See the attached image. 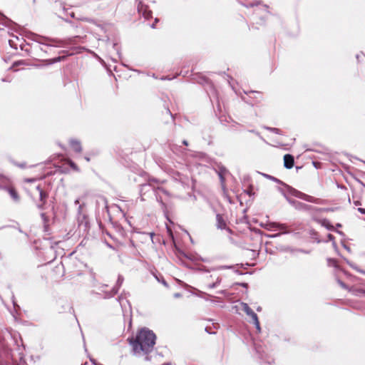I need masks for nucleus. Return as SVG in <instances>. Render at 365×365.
Segmentation results:
<instances>
[{"instance_id": "32", "label": "nucleus", "mask_w": 365, "mask_h": 365, "mask_svg": "<svg viewBox=\"0 0 365 365\" xmlns=\"http://www.w3.org/2000/svg\"><path fill=\"white\" fill-rule=\"evenodd\" d=\"M85 159H86V161H88H88H90V158H88V157H85Z\"/></svg>"}, {"instance_id": "20", "label": "nucleus", "mask_w": 365, "mask_h": 365, "mask_svg": "<svg viewBox=\"0 0 365 365\" xmlns=\"http://www.w3.org/2000/svg\"><path fill=\"white\" fill-rule=\"evenodd\" d=\"M358 211L359 212H361V214H365V209H364V208L359 207V208H358Z\"/></svg>"}, {"instance_id": "21", "label": "nucleus", "mask_w": 365, "mask_h": 365, "mask_svg": "<svg viewBox=\"0 0 365 365\" xmlns=\"http://www.w3.org/2000/svg\"><path fill=\"white\" fill-rule=\"evenodd\" d=\"M358 292H359V294L365 296V290L360 289V290H358Z\"/></svg>"}, {"instance_id": "26", "label": "nucleus", "mask_w": 365, "mask_h": 365, "mask_svg": "<svg viewBox=\"0 0 365 365\" xmlns=\"http://www.w3.org/2000/svg\"><path fill=\"white\" fill-rule=\"evenodd\" d=\"M299 205H300V206L302 207H307V205L305 204H302L301 202H298Z\"/></svg>"}, {"instance_id": "16", "label": "nucleus", "mask_w": 365, "mask_h": 365, "mask_svg": "<svg viewBox=\"0 0 365 365\" xmlns=\"http://www.w3.org/2000/svg\"><path fill=\"white\" fill-rule=\"evenodd\" d=\"M267 129L277 134H279L280 131L279 129L276 128H267Z\"/></svg>"}, {"instance_id": "35", "label": "nucleus", "mask_w": 365, "mask_h": 365, "mask_svg": "<svg viewBox=\"0 0 365 365\" xmlns=\"http://www.w3.org/2000/svg\"><path fill=\"white\" fill-rule=\"evenodd\" d=\"M336 226H337L338 227H341V224H339V223H338V224L336 225Z\"/></svg>"}, {"instance_id": "7", "label": "nucleus", "mask_w": 365, "mask_h": 365, "mask_svg": "<svg viewBox=\"0 0 365 365\" xmlns=\"http://www.w3.org/2000/svg\"><path fill=\"white\" fill-rule=\"evenodd\" d=\"M212 278L215 279V282L213 283L207 284V287L209 289H213L215 288L218 284H220L221 282V278L219 276L214 277L212 274L208 275L206 277L207 281H208L210 279H212Z\"/></svg>"}, {"instance_id": "31", "label": "nucleus", "mask_w": 365, "mask_h": 365, "mask_svg": "<svg viewBox=\"0 0 365 365\" xmlns=\"http://www.w3.org/2000/svg\"><path fill=\"white\" fill-rule=\"evenodd\" d=\"M182 143H183V144H184V145H187V140H183V142H182Z\"/></svg>"}, {"instance_id": "17", "label": "nucleus", "mask_w": 365, "mask_h": 365, "mask_svg": "<svg viewBox=\"0 0 365 365\" xmlns=\"http://www.w3.org/2000/svg\"><path fill=\"white\" fill-rule=\"evenodd\" d=\"M41 218L43 219L44 222H46L48 221V218H47V217H46L45 213H41Z\"/></svg>"}, {"instance_id": "33", "label": "nucleus", "mask_w": 365, "mask_h": 365, "mask_svg": "<svg viewBox=\"0 0 365 365\" xmlns=\"http://www.w3.org/2000/svg\"><path fill=\"white\" fill-rule=\"evenodd\" d=\"M257 310L258 312H259V311H261V310H262V308H261L260 307H257Z\"/></svg>"}, {"instance_id": "15", "label": "nucleus", "mask_w": 365, "mask_h": 365, "mask_svg": "<svg viewBox=\"0 0 365 365\" xmlns=\"http://www.w3.org/2000/svg\"><path fill=\"white\" fill-rule=\"evenodd\" d=\"M247 315L250 316L252 318L253 322H254V320H256V319H258L257 315L253 311H252Z\"/></svg>"}, {"instance_id": "14", "label": "nucleus", "mask_w": 365, "mask_h": 365, "mask_svg": "<svg viewBox=\"0 0 365 365\" xmlns=\"http://www.w3.org/2000/svg\"><path fill=\"white\" fill-rule=\"evenodd\" d=\"M253 323L255 325V327L258 330V331H260L261 328H260L259 319H256V320H254Z\"/></svg>"}, {"instance_id": "6", "label": "nucleus", "mask_w": 365, "mask_h": 365, "mask_svg": "<svg viewBox=\"0 0 365 365\" xmlns=\"http://www.w3.org/2000/svg\"><path fill=\"white\" fill-rule=\"evenodd\" d=\"M138 11L144 16L145 19H148L152 17V11L148 9V7L143 5L138 6Z\"/></svg>"}, {"instance_id": "29", "label": "nucleus", "mask_w": 365, "mask_h": 365, "mask_svg": "<svg viewBox=\"0 0 365 365\" xmlns=\"http://www.w3.org/2000/svg\"><path fill=\"white\" fill-rule=\"evenodd\" d=\"M70 16H71L72 18H74V17H75V16H74V13H73V12H71V13L70 14Z\"/></svg>"}, {"instance_id": "37", "label": "nucleus", "mask_w": 365, "mask_h": 365, "mask_svg": "<svg viewBox=\"0 0 365 365\" xmlns=\"http://www.w3.org/2000/svg\"><path fill=\"white\" fill-rule=\"evenodd\" d=\"M289 202H290V203H294V201L289 200Z\"/></svg>"}, {"instance_id": "5", "label": "nucleus", "mask_w": 365, "mask_h": 365, "mask_svg": "<svg viewBox=\"0 0 365 365\" xmlns=\"http://www.w3.org/2000/svg\"><path fill=\"white\" fill-rule=\"evenodd\" d=\"M36 189L39 191L40 201L41 202L38 205V208L42 210L47 198V194L41 189L40 186H37Z\"/></svg>"}, {"instance_id": "18", "label": "nucleus", "mask_w": 365, "mask_h": 365, "mask_svg": "<svg viewBox=\"0 0 365 365\" xmlns=\"http://www.w3.org/2000/svg\"><path fill=\"white\" fill-rule=\"evenodd\" d=\"M338 283L339 284V285L342 288H344V289H346L347 288L346 285L343 282H341V280H338Z\"/></svg>"}, {"instance_id": "19", "label": "nucleus", "mask_w": 365, "mask_h": 365, "mask_svg": "<svg viewBox=\"0 0 365 365\" xmlns=\"http://www.w3.org/2000/svg\"><path fill=\"white\" fill-rule=\"evenodd\" d=\"M328 239H329L330 241H334V237L332 235L329 234V235H328Z\"/></svg>"}, {"instance_id": "9", "label": "nucleus", "mask_w": 365, "mask_h": 365, "mask_svg": "<svg viewBox=\"0 0 365 365\" xmlns=\"http://www.w3.org/2000/svg\"><path fill=\"white\" fill-rule=\"evenodd\" d=\"M70 145L72 148V149L76 152V153H81V150H82V148H81V143L78 140H71L70 141Z\"/></svg>"}, {"instance_id": "36", "label": "nucleus", "mask_w": 365, "mask_h": 365, "mask_svg": "<svg viewBox=\"0 0 365 365\" xmlns=\"http://www.w3.org/2000/svg\"><path fill=\"white\" fill-rule=\"evenodd\" d=\"M161 190H162L164 193L168 194V192H167L165 190H163V189H162Z\"/></svg>"}, {"instance_id": "12", "label": "nucleus", "mask_w": 365, "mask_h": 365, "mask_svg": "<svg viewBox=\"0 0 365 365\" xmlns=\"http://www.w3.org/2000/svg\"><path fill=\"white\" fill-rule=\"evenodd\" d=\"M304 200H306L307 202H314V203H319L318 202V199L312 197V196H310V195H305V197H304Z\"/></svg>"}, {"instance_id": "3", "label": "nucleus", "mask_w": 365, "mask_h": 365, "mask_svg": "<svg viewBox=\"0 0 365 365\" xmlns=\"http://www.w3.org/2000/svg\"><path fill=\"white\" fill-rule=\"evenodd\" d=\"M263 227L269 231H274V230H280L282 234L288 233L289 232L287 230V225L285 224H281L278 222H267Z\"/></svg>"}, {"instance_id": "22", "label": "nucleus", "mask_w": 365, "mask_h": 365, "mask_svg": "<svg viewBox=\"0 0 365 365\" xmlns=\"http://www.w3.org/2000/svg\"><path fill=\"white\" fill-rule=\"evenodd\" d=\"M326 226H327V229L329 230H334V227L332 225H327Z\"/></svg>"}, {"instance_id": "10", "label": "nucleus", "mask_w": 365, "mask_h": 365, "mask_svg": "<svg viewBox=\"0 0 365 365\" xmlns=\"http://www.w3.org/2000/svg\"><path fill=\"white\" fill-rule=\"evenodd\" d=\"M217 227L219 229L223 230L226 228V222L223 220L222 217L220 215H217Z\"/></svg>"}, {"instance_id": "13", "label": "nucleus", "mask_w": 365, "mask_h": 365, "mask_svg": "<svg viewBox=\"0 0 365 365\" xmlns=\"http://www.w3.org/2000/svg\"><path fill=\"white\" fill-rule=\"evenodd\" d=\"M294 195L297 197H299V198H301L302 200H304V197H305V195L306 194L303 193V192H301L299 191H297L295 190L294 192Z\"/></svg>"}, {"instance_id": "34", "label": "nucleus", "mask_w": 365, "mask_h": 365, "mask_svg": "<svg viewBox=\"0 0 365 365\" xmlns=\"http://www.w3.org/2000/svg\"><path fill=\"white\" fill-rule=\"evenodd\" d=\"M180 294L178 293V294H175V297H180Z\"/></svg>"}, {"instance_id": "2", "label": "nucleus", "mask_w": 365, "mask_h": 365, "mask_svg": "<svg viewBox=\"0 0 365 365\" xmlns=\"http://www.w3.org/2000/svg\"><path fill=\"white\" fill-rule=\"evenodd\" d=\"M0 190L6 192L14 202L20 201V196L10 180L1 175H0Z\"/></svg>"}, {"instance_id": "1", "label": "nucleus", "mask_w": 365, "mask_h": 365, "mask_svg": "<svg viewBox=\"0 0 365 365\" xmlns=\"http://www.w3.org/2000/svg\"><path fill=\"white\" fill-rule=\"evenodd\" d=\"M155 334L148 329H142L138 334L135 340L131 342L135 353L141 351L150 352L155 344Z\"/></svg>"}, {"instance_id": "27", "label": "nucleus", "mask_w": 365, "mask_h": 365, "mask_svg": "<svg viewBox=\"0 0 365 365\" xmlns=\"http://www.w3.org/2000/svg\"><path fill=\"white\" fill-rule=\"evenodd\" d=\"M354 203L355 205H360V202L359 201H355Z\"/></svg>"}, {"instance_id": "38", "label": "nucleus", "mask_w": 365, "mask_h": 365, "mask_svg": "<svg viewBox=\"0 0 365 365\" xmlns=\"http://www.w3.org/2000/svg\"><path fill=\"white\" fill-rule=\"evenodd\" d=\"M163 365H170V364H164Z\"/></svg>"}, {"instance_id": "4", "label": "nucleus", "mask_w": 365, "mask_h": 365, "mask_svg": "<svg viewBox=\"0 0 365 365\" xmlns=\"http://www.w3.org/2000/svg\"><path fill=\"white\" fill-rule=\"evenodd\" d=\"M284 165L286 168L290 169L294 165V158L289 154H286L284 156Z\"/></svg>"}, {"instance_id": "11", "label": "nucleus", "mask_w": 365, "mask_h": 365, "mask_svg": "<svg viewBox=\"0 0 365 365\" xmlns=\"http://www.w3.org/2000/svg\"><path fill=\"white\" fill-rule=\"evenodd\" d=\"M241 305H242V310H243V311H244L247 314H250V313L252 311V309L248 306V304H246V303H242V304H241Z\"/></svg>"}, {"instance_id": "23", "label": "nucleus", "mask_w": 365, "mask_h": 365, "mask_svg": "<svg viewBox=\"0 0 365 365\" xmlns=\"http://www.w3.org/2000/svg\"><path fill=\"white\" fill-rule=\"evenodd\" d=\"M70 165H71L73 169H76V165H75L73 162H71Z\"/></svg>"}, {"instance_id": "30", "label": "nucleus", "mask_w": 365, "mask_h": 365, "mask_svg": "<svg viewBox=\"0 0 365 365\" xmlns=\"http://www.w3.org/2000/svg\"><path fill=\"white\" fill-rule=\"evenodd\" d=\"M75 204L76 205H78L79 204V200L77 199L76 201H75Z\"/></svg>"}, {"instance_id": "25", "label": "nucleus", "mask_w": 365, "mask_h": 365, "mask_svg": "<svg viewBox=\"0 0 365 365\" xmlns=\"http://www.w3.org/2000/svg\"><path fill=\"white\" fill-rule=\"evenodd\" d=\"M219 176L220 178L221 181L222 182L224 180V178L222 177V175L221 173L219 174Z\"/></svg>"}, {"instance_id": "28", "label": "nucleus", "mask_w": 365, "mask_h": 365, "mask_svg": "<svg viewBox=\"0 0 365 365\" xmlns=\"http://www.w3.org/2000/svg\"><path fill=\"white\" fill-rule=\"evenodd\" d=\"M232 267L230 266H228V267H220L219 268L220 269H223V268H231Z\"/></svg>"}, {"instance_id": "24", "label": "nucleus", "mask_w": 365, "mask_h": 365, "mask_svg": "<svg viewBox=\"0 0 365 365\" xmlns=\"http://www.w3.org/2000/svg\"><path fill=\"white\" fill-rule=\"evenodd\" d=\"M281 235V233H278V234H276V235H271L270 237H278Z\"/></svg>"}, {"instance_id": "8", "label": "nucleus", "mask_w": 365, "mask_h": 365, "mask_svg": "<svg viewBox=\"0 0 365 365\" xmlns=\"http://www.w3.org/2000/svg\"><path fill=\"white\" fill-rule=\"evenodd\" d=\"M123 282V277L120 275L118 276L117 284L113 288L111 293L110 294V297L114 296L117 292H118L119 287L121 286L122 283Z\"/></svg>"}]
</instances>
